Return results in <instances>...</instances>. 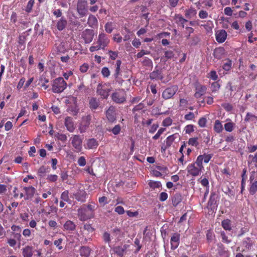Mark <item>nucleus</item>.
<instances>
[{
  "instance_id": "0e129e2a",
  "label": "nucleus",
  "mask_w": 257,
  "mask_h": 257,
  "mask_svg": "<svg viewBox=\"0 0 257 257\" xmlns=\"http://www.w3.org/2000/svg\"><path fill=\"white\" fill-rule=\"evenodd\" d=\"M208 75H209V77L213 80H216L218 78V76L216 74V72L215 71H211L208 74Z\"/></svg>"
},
{
  "instance_id": "c03bdc74",
  "label": "nucleus",
  "mask_w": 257,
  "mask_h": 257,
  "mask_svg": "<svg viewBox=\"0 0 257 257\" xmlns=\"http://www.w3.org/2000/svg\"><path fill=\"white\" fill-rule=\"evenodd\" d=\"M202 156H200V155L197 157L196 161L194 164H195V165H196L197 167H198L200 169H202L203 167L202 166Z\"/></svg>"
},
{
  "instance_id": "603ef678",
  "label": "nucleus",
  "mask_w": 257,
  "mask_h": 257,
  "mask_svg": "<svg viewBox=\"0 0 257 257\" xmlns=\"http://www.w3.org/2000/svg\"><path fill=\"white\" fill-rule=\"evenodd\" d=\"M86 207L87 208V211L88 212L90 211V212L91 213V215H93V211H94L96 207L95 204H88V205L86 206Z\"/></svg>"
},
{
  "instance_id": "0eeeda50",
  "label": "nucleus",
  "mask_w": 257,
  "mask_h": 257,
  "mask_svg": "<svg viewBox=\"0 0 257 257\" xmlns=\"http://www.w3.org/2000/svg\"><path fill=\"white\" fill-rule=\"evenodd\" d=\"M73 147L76 151L80 152L82 149L83 138L79 135H73L70 139Z\"/></svg>"
},
{
  "instance_id": "c9c22d12",
  "label": "nucleus",
  "mask_w": 257,
  "mask_h": 257,
  "mask_svg": "<svg viewBox=\"0 0 257 257\" xmlns=\"http://www.w3.org/2000/svg\"><path fill=\"white\" fill-rule=\"evenodd\" d=\"M250 187L249 189V192L251 194H254L257 191V181L250 183Z\"/></svg>"
},
{
  "instance_id": "58836bf2",
  "label": "nucleus",
  "mask_w": 257,
  "mask_h": 257,
  "mask_svg": "<svg viewBox=\"0 0 257 257\" xmlns=\"http://www.w3.org/2000/svg\"><path fill=\"white\" fill-rule=\"evenodd\" d=\"M174 56V53L172 51L167 50L165 52V56L164 57L162 58V59H164V58H165L167 59H172Z\"/></svg>"
},
{
  "instance_id": "473e14b6",
  "label": "nucleus",
  "mask_w": 257,
  "mask_h": 257,
  "mask_svg": "<svg viewBox=\"0 0 257 257\" xmlns=\"http://www.w3.org/2000/svg\"><path fill=\"white\" fill-rule=\"evenodd\" d=\"M235 126V124L231 122L230 119H226V131L231 132Z\"/></svg>"
},
{
  "instance_id": "09e8293b",
  "label": "nucleus",
  "mask_w": 257,
  "mask_h": 257,
  "mask_svg": "<svg viewBox=\"0 0 257 257\" xmlns=\"http://www.w3.org/2000/svg\"><path fill=\"white\" fill-rule=\"evenodd\" d=\"M217 198V196L215 194H211L210 199L208 201V204L210 205H212L213 204H215L216 203V199Z\"/></svg>"
},
{
  "instance_id": "37998d69",
  "label": "nucleus",
  "mask_w": 257,
  "mask_h": 257,
  "mask_svg": "<svg viewBox=\"0 0 257 257\" xmlns=\"http://www.w3.org/2000/svg\"><path fill=\"white\" fill-rule=\"evenodd\" d=\"M101 49H102V46L100 45H99L98 43L97 42H96V43H95V45L92 46L90 47L89 50H90V52H94L95 51L99 50H100Z\"/></svg>"
},
{
  "instance_id": "e2e57ef3",
  "label": "nucleus",
  "mask_w": 257,
  "mask_h": 257,
  "mask_svg": "<svg viewBox=\"0 0 257 257\" xmlns=\"http://www.w3.org/2000/svg\"><path fill=\"white\" fill-rule=\"evenodd\" d=\"M103 238L105 242L109 243L110 241V234L105 232L103 235Z\"/></svg>"
},
{
  "instance_id": "20e7f679",
  "label": "nucleus",
  "mask_w": 257,
  "mask_h": 257,
  "mask_svg": "<svg viewBox=\"0 0 257 257\" xmlns=\"http://www.w3.org/2000/svg\"><path fill=\"white\" fill-rule=\"evenodd\" d=\"M78 216L81 221H86L93 217L91 215V213L87 211L86 206L84 205L78 209Z\"/></svg>"
},
{
  "instance_id": "f3484780",
  "label": "nucleus",
  "mask_w": 257,
  "mask_h": 257,
  "mask_svg": "<svg viewBox=\"0 0 257 257\" xmlns=\"http://www.w3.org/2000/svg\"><path fill=\"white\" fill-rule=\"evenodd\" d=\"M106 115L109 121L113 122L115 120L114 108L113 106H110L109 107L106 112Z\"/></svg>"
},
{
  "instance_id": "dca6fc26",
  "label": "nucleus",
  "mask_w": 257,
  "mask_h": 257,
  "mask_svg": "<svg viewBox=\"0 0 257 257\" xmlns=\"http://www.w3.org/2000/svg\"><path fill=\"white\" fill-rule=\"evenodd\" d=\"M86 195L87 194L84 190H79L76 193L74 194L75 199L81 202L85 201Z\"/></svg>"
},
{
  "instance_id": "a878e982",
  "label": "nucleus",
  "mask_w": 257,
  "mask_h": 257,
  "mask_svg": "<svg viewBox=\"0 0 257 257\" xmlns=\"http://www.w3.org/2000/svg\"><path fill=\"white\" fill-rule=\"evenodd\" d=\"M87 24L89 27L92 28L96 26L97 24V20L96 18L94 16L90 15L89 16Z\"/></svg>"
},
{
  "instance_id": "4be33fe9",
  "label": "nucleus",
  "mask_w": 257,
  "mask_h": 257,
  "mask_svg": "<svg viewBox=\"0 0 257 257\" xmlns=\"http://www.w3.org/2000/svg\"><path fill=\"white\" fill-rule=\"evenodd\" d=\"M182 197L180 193H176L173 195L172 198V202L174 206H176L182 201Z\"/></svg>"
},
{
  "instance_id": "6e6552de",
  "label": "nucleus",
  "mask_w": 257,
  "mask_h": 257,
  "mask_svg": "<svg viewBox=\"0 0 257 257\" xmlns=\"http://www.w3.org/2000/svg\"><path fill=\"white\" fill-rule=\"evenodd\" d=\"M97 42L98 44L102 46V49L108 45L109 43V40L106 34L101 33L98 35V38Z\"/></svg>"
},
{
  "instance_id": "bf43d9fd",
  "label": "nucleus",
  "mask_w": 257,
  "mask_h": 257,
  "mask_svg": "<svg viewBox=\"0 0 257 257\" xmlns=\"http://www.w3.org/2000/svg\"><path fill=\"white\" fill-rule=\"evenodd\" d=\"M61 178L62 181H65L68 178V175L67 171H62L60 174Z\"/></svg>"
},
{
  "instance_id": "a18cd8bd",
  "label": "nucleus",
  "mask_w": 257,
  "mask_h": 257,
  "mask_svg": "<svg viewBox=\"0 0 257 257\" xmlns=\"http://www.w3.org/2000/svg\"><path fill=\"white\" fill-rule=\"evenodd\" d=\"M197 138H192L189 139L188 144L193 146L197 147L199 143L197 141Z\"/></svg>"
},
{
  "instance_id": "6ab92c4d",
  "label": "nucleus",
  "mask_w": 257,
  "mask_h": 257,
  "mask_svg": "<svg viewBox=\"0 0 257 257\" xmlns=\"http://www.w3.org/2000/svg\"><path fill=\"white\" fill-rule=\"evenodd\" d=\"M98 145V142L95 139H89L87 140L85 148L88 149H93L96 148Z\"/></svg>"
},
{
  "instance_id": "ddd939ff",
  "label": "nucleus",
  "mask_w": 257,
  "mask_h": 257,
  "mask_svg": "<svg viewBox=\"0 0 257 257\" xmlns=\"http://www.w3.org/2000/svg\"><path fill=\"white\" fill-rule=\"evenodd\" d=\"M180 235L178 233H174L171 238V248L176 249L179 244Z\"/></svg>"
},
{
  "instance_id": "5701e85b",
  "label": "nucleus",
  "mask_w": 257,
  "mask_h": 257,
  "mask_svg": "<svg viewBox=\"0 0 257 257\" xmlns=\"http://www.w3.org/2000/svg\"><path fill=\"white\" fill-rule=\"evenodd\" d=\"M64 228L68 231H73L76 228V225L72 221L68 220L64 224Z\"/></svg>"
},
{
  "instance_id": "f704fd0d",
  "label": "nucleus",
  "mask_w": 257,
  "mask_h": 257,
  "mask_svg": "<svg viewBox=\"0 0 257 257\" xmlns=\"http://www.w3.org/2000/svg\"><path fill=\"white\" fill-rule=\"evenodd\" d=\"M214 128L217 133H220L222 130V125L219 120H216L215 122Z\"/></svg>"
},
{
  "instance_id": "72a5a7b5",
  "label": "nucleus",
  "mask_w": 257,
  "mask_h": 257,
  "mask_svg": "<svg viewBox=\"0 0 257 257\" xmlns=\"http://www.w3.org/2000/svg\"><path fill=\"white\" fill-rule=\"evenodd\" d=\"M217 251L218 253L216 255L217 257H225V252L224 251V247L222 244H218Z\"/></svg>"
},
{
  "instance_id": "4468645a",
  "label": "nucleus",
  "mask_w": 257,
  "mask_h": 257,
  "mask_svg": "<svg viewBox=\"0 0 257 257\" xmlns=\"http://www.w3.org/2000/svg\"><path fill=\"white\" fill-rule=\"evenodd\" d=\"M94 32L93 30L87 29L83 33V37L86 43H90L93 38Z\"/></svg>"
},
{
  "instance_id": "774afa93",
  "label": "nucleus",
  "mask_w": 257,
  "mask_h": 257,
  "mask_svg": "<svg viewBox=\"0 0 257 257\" xmlns=\"http://www.w3.org/2000/svg\"><path fill=\"white\" fill-rule=\"evenodd\" d=\"M195 117V115L193 112H190L189 113L184 116V118L186 120H192Z\"/></svg>"
},
{
  "instance_id": "f8f14e48",
  "label": "nucleus",
  "mask_w": 257,
  "mask_h": 257,
  "mask_svg": "<svg viewBox=\"0 0 257 257\" xmlns=\"http://www.w3.org/2000/svg\"><path fill=\"white\" fill-rule=\"evenodd\" d=\"M64 124L67 131L69 132L72 133L74 131L75 127L72 117L70 116L66 117L65 119Z\"/></svg>"
},
{
  "instance_id": "f03ea898",
  "label": "nucleus",
  "mask_w": 257,
  "mask_h": 257,
  "mask_svg": "<svg viewBox=\"0 0 257 257\" xmlns=\"http://www.w3.org/2000/svg\"><path fill=\"white\" fill-rule=\"evenodd\" d=\"M110 91V89L106 83H99L97 86L96 92L102 99L108 97Z\"/></svg>"
},
{
  "instance_id": "39448f33",
  "label": "nucleus",
  "mask_w": 257,
  "mask_h": 257,
  "mask_svg": "<svg viewBox=\"0 0 257 257\" xmlns=\"http://www.w3.org/2000/svg\"><path fill=\"white\" fill-rule=\"evenodd\" d=\"M91 120V116L87 115L83 116L81 122L79 126V131L80 133H85L89 126Z\"/></svg>"
},
{
  "instance_id": "e433bc0d",
  "label": "nucleus",
  "mask_w": 257,
  "mask_h": 257,
  "mask_svg": "<svg viewBox=\"0 0 257 257\" xmlns=\"http://www.w3.org/2000/svg\"><path fill=\"white\" fill-rule=\"evenodd\" d=\"M149 186L153 189L158 188L161 186V183L158 181H150L149 182Z\"/></svg>"
},
{
  "instance_id": "1a4fd4ad",
  "label": "nucleus",
  "mask_w": 257,
  "mask_h": 257,
  "mask_svg": "<svg viewBox=\"0 0 257 257\" xmlns=\"http://www.w3.org/2000/svg\"><path fill=\"white\" fill-rule=\"evenodd\" d=\"M77 10L78 14L81 17L85 16L86 15L87 12L86 3L85 2L79 0L77 3Z\"/></svg>"
},
{
  "instance_id": "5fc2aeb1",
  "label": "nucleus",
  "mask_w": 257,
  "mask_h": 257,
  "mask_svg": "<svg viewBox=\"0 0 257 257\" xmlns=\"http://www.w3.org/2000/svg\"><path fill=\"white\" fill-rule=\"evenodd\" d=\"M150 51L142 50L139 53H138L137 54L136 56L137 58H140L142 57L145 55L150 54Z\"/></svg>"
},
{
  "instance_id": "4d7b16f0",
  "label": "nucleus",
  "mask_w": 257,
  "mask_h": 257,
  "mask_svg": "<svg viewBox=\"0 0 257 257\" xmlns=\"http://www.w3.org/2000/svg\"><path fill=\"white\" fill-rule=\"evenodd\" d=\"M185 130L186 134H190L194 131V126L192 124L187 125L186 126Z\"/></svg>"
},
{
  "instance_id": "6e6d98bb",
  "label": "nucleus",
  "mask_w": 257,
  "mask_h": 257,
  "mask_svg": "<svg viewBox=\"0 0 257 257\" xmlns=\"http://www.w3.org/2000/svg\"><path fill=\"white\" fill-rule=\"evenodd\" d=\"M207 120L206 118L202 117L200 118L198 121V125L201 127H203L205 126Z\"/></svg>"
},
{
  "instance_id": "ea45409f",
  "label": "nucleus",
  "mask_w": 257,
  "mask_h": 257,
  "mask_svg": "<svg viewBox=\"0 0 257 257\" xmlns=\"http://www.w3.org/2000/svg\"><path fill=\"white\" fill-rule=\"evenodd\" d=\"M61 199L66 202H68L70 199L69 197V192L68 191L66 190L62 192L61 195Z\"/></svg>"
},
{
  "instance_id": "338daca9",
  "label": "nucleus",
  "mask_w": 257,
  "mask_h": 257,
  "mask_svg": "<svg viewBox=\"0 0 257 257\" xmlns=\"http://www.w3.org/2000/svg\"><path fill=\"white\" fill-rule=\"evenodd\" d=\"M208 16V13L203 10H201L199 13V17L201 19H205Z\"/></svg>"
},
{
  "instance_id": "a211bd4d",
  "label": "nucleus",
  "mask_w": 257,
  "mask_h": 257,
  "mask_svg": "<svg viewBox=\"0 0 257 257\" xmlns=\"http://www.w3.org/2000/svg\"><path fill=\"white\" fill-rule=\"evenodd\" d=\"M24 189L25 191L26 195L25 199H30L32 198L36 191L35 188L32 186H30L28 187H24Z\"/></svg>"
},
{
  "instance_id": "7c9ffc66",
  "label": "nucleus",
  "mask_w": 257,
  "mask_h": 257,
  "mask_svg": "<svg viewBox=\"0 0 257 257\" xmlns=\"http://www.w3.org/2000/svg\"><path fill=\"white\" fill-rule=\"evenodd\" d=\"M49 168L48 167L42 166L38 170V174L40 177H43L45 176V174L49 172Z\"/></svg>"
},
{
  "instance_id": "423d86ee",
  "label": "nucleus",
  "mask_w": 257,
  "mask_h": 257,
  "mask_svg": "<svg viewBox=\"0 0 257 257\" xmlns=\"http://www.w3.org/2000/svg\"><path fill=\"white\" fill-rule=\"evenodd\" d=\"M178 87L177 85H173L165 89L162 92V97L165 99H169L172 98L178 91Z\"/></svg>"
},
{
  "instance_id": "7ed1b4c3",
  "label": "nucleus",
  "mask_w": 257,
  "mask_h": 257,
  "mask_svg": "<svg viewBox=\"0 0 257 257\" xmlns=\"http://www.w3.org/2000/svg\"><path fill=\"white\" fill-rule=\"evenodd\" d=\"M126 94L123 89H120L113 93L111 95L112 99L117 103H122L125 101Z\"/></svg>"
},
{
  "instance_id": "9d476101",
  "label": "nucleus",
  "mask_w": 257,
  "mask_h": 257,
  "mask_svg": "<svg viewBox=\"0 0 257 257\" xmlns=\"http://www.w3.org/2000/svg\"><path fill=\"white\" fill-rule=\"evenodd\" d=\"M201 169L195 165V164H191L187 167V171L193 176L198 175Z\"/></svg>"
},
{
  "instance_id": "79ce46f5",
  "label": "nucleus",
  "mask_w": 257,
  "mask_h": 257,
  "mask_svg": "<svg viewBox=\"0 0 257 257\" xmlns=\"http://www.w3.org/2000/svg\"><path fill=\"white\" fill-rule=\"evenodd\" d=\"M55 137L58 140H60L63 142H65L67 139V137L66 135L57 133L55 135Z\"/></svg>"
},
{
  "instance_id": "a19ab883",
  "label": "nucleus",
  "mask_w": 257,
  "mask_h": 257,
  "mask_svg": "<svg viewBox=\"0 0 257 257\" xmlns=\"http://www.w3.org/2000/svg\"><path fill=\"white\" fill-rule=\"evenodd\" d=\"M142 64L147 67H151L153 65L152 61L148 57H145L143 61H142Z\"/></svg>"
},
{
  "instance_id": "393cba45",
  "label": "nucleus",
  "mask_w": 257,
  "mask_h": 257,
  "mask_svg": "<svg viewBox=\"0 0 257 257\" xmlns=\"http://www.w3.org/2000/svg\"><path fill=\"white\" fill-rule=\"evenodd\" d=\"M99 103L96 98H91L89 100V107L92 110H96L99 106Z\"/></svg>"
},
{
  "instance_id": "69168bd1",
  "label": "nucleus",
  "mask_w": 257,
  "mask_h": 257,
  "mask_svg": "<svg viewBox=\"0 0 257 257\" xmlns=\"http://www.w3.org/2000/svg\"><path fill=\"white\" fill-rule=\"evenodd\" d=\"M84 229L86 230L89 232H92L94 231V228L92 227L90 224H86L84 225Z\"/></svg>"
},
{
  "instance_id": "49530a36",
  "label": "nucleus",
  "mask_w": 257,
  "mask_h": 257,
  "mask_svg": "<svg viewBox=\"0 0 257 257\" xmlns=\"http://www.w3.org/2000/svg\"><path fill=\"white\" fill-rule=\"evenodd\" d=\"M199 41H200V39L198 36H193L191 38V41L190 42V45L191 46L196 45L198 43Z\"/></svg>"
},
{
  "instance_id": "cd10ccee",
  "label": "nucleus",
  "mask_w": 257,
  "mask_h": 257,
  "mask_svg": "<svg viewBox=\"0 0 257 257\" xmlns=\"http://www.w3.org/2000/svg\"><path fill=\"white\" fill-rule=\"evenodd\" d=\"M150 78L152 80L157 79L162 80L163 79V76L161 75L160 71L157 70L150 73Z\"/></svg>"
},
{
  "instance_id": "f257e3e1",
  "label": "nucleus",
  "mask_w": 257,
  "mask_h": 257,
  "mask_svg": "<svg viewBox=\"0 0 257 257\" xmlns=\"http://www.w3.org/2000/svg\"><path fill=\"white\" fill-rule=\"evenodd\" d=\"M52 86L53 92L60 93L65 89L67 83L62 77H58L53 80Z\"/></svg>"
},
{
  "instance_id": "c756f323",
  "label": "nucleus",
  "mask_w": 257,
  "mask_h": 257,
  "mask_svg": "<svg viewBox=\"0 0 257 257\" xmlns=\"http://www.w3.org/2000/svg\"><path fill=\"white\" fill-rule=\"evenodd\" d=\"M197 90L195 92L194 96L196 98H198L204 94L206 90V87L202 86L197 88Z\"/></svg>"
},
{
  "instance_id": "3c124183",
  "label": "nucleus",
  "mask_w": 257,
  "mask_h": 257,
  "mask_svg": "<svg viewBox=\"0 0 257 257\" xmlns=\"http://www.w3.org/2000/svg\"><path fill=\"white\" fill-rule=\"evenodd\" d=\"M101 73L104 77H108L110 75V71L107 67H103L101 70Z\"/></svg>"
},
{
  "instance_id": "bb28decb",
  "label": "nucleus",
  "mask_w": 257,
  "mask_h": 257,
  "mask_svg": "<svg viewBox=\"0 0 257 257\" xmlns=\"http://www.w3.org/2000/svg\"><path fill=\"white\" fill-rule=\"evenodd\" d=\"M32 247L27 246L23 249L24 257H31L33 255Z\"/></svg>"
},
{
  "instance_id": "9b49d317",
  "label": "nucleus",
  "mask_w": 257,
  "mask_h": 257,
  "mask_svg": "<svg viewBox=\"0 0 257 257\" xmlns=\"http://www.w3.org/2000/svg\"><path fill=\"white\" fill-rule=\"evenodd\" d=\"M129 247L128 244L117 246L113 248V251L118 256L122 257L125 253L126 249Z\"/></svg>"
},
{
  "instance_id": "13d9d810",
  "label": "nucleus",
  "mask_w": 257,
  "mask_h": 257,
  "mask_svg": "<svg viewBox=\"0 0 257 257\" xmlns=\"http://www.w3.org/2000/svg\"><path fill=\"white\" fill-rule=\"evenodd\" d=\"M112 133L114 135H117L120 131V126L119 124L115 125V126L111 130Z\"/></svg>"
},
{
  "instance_id": "4c0bfd02",
  "label": "nucleus",
  "mask_w": 257,
  "mask_h": 257,
  "mask_svg": "<svg viewBox=\"0 0 257 257\" xmlns=\"http://www.w3.org/2000/svg\"><path fill=\"white\" fill-rule=\"evenodd\" d=\"M175 135H171L167 137L166 143L167 147H170L171 146L172 143L175 140Z\"/></svg>"
},
{
  "instance_id": "2f4dec72",
  "label": "nucleus",
  "mask_w": 257,
  "mask_h": 257,
  "mask_svg": "<svg viewBox=\"0 0 257 257\" xmlns=\"http://www.w3.org/2000/svg\"><path fill=\"white\" fill-rule=\"evenodd\" d=\"M175 20L176 21V23L180 24L182 28L184 27V23L187 22L186 19H184L182 16L180 15L175 16Z\"/></svg>"
},
{
  "instance_id": "b1692460",
  "label": "nucleus",
  "mask_w": 257,
  "mask_h": 257,
  "mask_svg": "<svg viewBox=\"0 0 257 257\" xmlns=\"http://www.w3.org/2000/svg\"><path fill=\"white\" fill-rule=\"evenodd\" d=\"M91 249L85 246H82L80 249V254L81 256L88 257L90 253Z\"/></svg>"
},
{
  "instance_id": "412c9836",
  "label": "nucleus",
  "mask_w": 257,
  "mask_h": 257,
  "mask_svg": "<svg viewBox=\"0 0 257 257\" xmlns=\"http://www.w3.org/2000/svg\"><path fill=\"white\" fill-rule=\"evenodd\" d=\"M67 24V21L64 17H62L57 23L56 27L59 31L63 30Z\"/></svg>"
},
{
  "instance_id": "052dcab7",
  "label": "nucleus",
  "mask_w": 257,
  "mask_h": 257,
  "mask_svg": "<svg viewBox=\"0 0 257 257\" xmlns=\"http://www.w3.org/2000/svg\"><path fill=\"white\" fill-rule=\"evenodd\" d=\"M34 0H30L27 4V7H26V11L28 12H30L31 10H32V8L34 5Z\"/></svg>"
},
{
  "instance_id": "8fccbe9b",
  "label": "nucleus",
  "mask_w": 257,
  "mask_h": 257,
  "mask_svg": "<svg viewBox=\"0 0 257 257\" xmlns=\"http://www.w3.org/2000/svg\"><path fill=\"white\" fill-rule=\"evenodd\" d=\"M105 30L106 32L111 33L113 30L112 25L111 23H107L105 25Z\"/></svg>"
},
{
  "instance_id": "2eb2a0df",
  "label": "nucleus",
  "mask_w": 257,
  "mask_h": 257,
  "mask_svg": "<svg viewBox=\"0 0 257 257\" xmlns=\"http://www.w3.org/2000/svg\"><path fill=\"white\" fill-rule=\"evenodd\" d=\"M121 64V62L120 60H117L116 62V68L115 70V73L114 74V76L116 82H118L119 84H121V83L123 81V80L120 79L119 77V75H120V67Z\"/></svg>"
},
{
  "instance_id": "864d4df0",
  "label": "nucleus",
  "mask_w": 257,
  "mask_h": 257,
  "mask_svg": "<svg viewBox=\"0 0 257 257\" xmlns=\"http://www.w3.org/2000/svg\"><path fill=\"white\" fill-rule=\"evenodd\" d=\"M144 104L142 103H140L138 105L135 106L133 109V113H135L137 111L141 110L144 108Z\"/></svg>"
},
{
  "instance_id": "de8ad7c7",
  "label": "nucleus",
  "mask_w": 257,
  "mask_h": 257,
  "mask_svg": "<svg viewBox=\"0 0 257 257\" xmlns=\"http://www.w3.org/2000/svg\"><path fill=\"white\" fill-rule=\"evenodd\" d=\"M200 156H202V160H203V162L205 163H208L212 157V155L211 154H204L203 155H200Z\"/></svg>"
},
{
  "instance_id": "c85d7f7f",
  "label": "nucleus",
  "mask_w": 257,
  "mask_h": 257,
  "mask_svg": "<svg viewBox=\"0 0 257 257\" xmlns=\"http://www.w3.org/2000/svg\"><path fill=\"white\" fill-rule=\"evenodd\" d=\"M225 53V50L223 47L216 48L214 51V55L217 58L220 59L222 55Z\"/></svg>"
},
{
  "instance_id": "680f3d73",
  "label": "nucleus",
  "mask_w": 257,
  "mask_h": 257,
  "mask_svg": "<svg viewBox=\"0 0 257 257\" xmlns=\"http://www.w3.org/2000/svg\"><path fill=\"white\" fill-rule=\"evenodd\" d=\"M78 164L80 166H84L86 165V160L84 157H80L78 160Z\"/></svg>"
},
{
  "instance_id": "aec40b11",
  "label": "nucleus",
  "mask_w": 257,
  "mask_h": 257,
  "mask_svg": "<svg viewBox=\"0 0 257 257\" xmlns=\"http://www.w3.org/2000/svg\"><path fill=\"white\" fill-rule=\"evenodd\" d=\"M215 36L216 40L218 43L224 42L225 41V30H220L216 31Z\"/></svg>"
}]
</instances>
